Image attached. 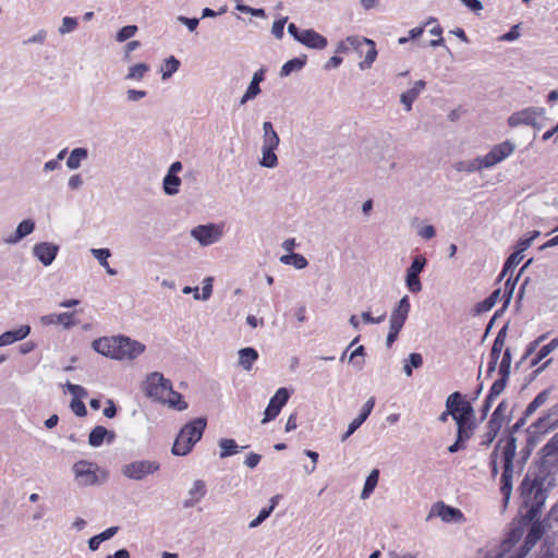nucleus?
Listing matches in <instances>:
<instances>
[{
  "instance_id": "obj_58",
  "label": "nucleus",
  "mask_w": 558,
  "mask_h": 558,
  "mask_svg": "<svg viewBox=\"0 0 558 558\" xmlns=\"http://www.w3.org/2000/svg\"><path fill=\"white\" fill-rule=\"evenodd\" d=\"M365 355V349L363 345L357 347L355 350L352 351L350 354L349 361L353 363V365L356 367V369L361 371L364 366L363 360H356L357 356H364Z\"/></svg>"
},
{
  "instance_id": "obj_31",
  "label": "nucleus",
  "mask_w": 558,
  "mask_h": 558,
  "mask_svg": "<svg viewBox=\"0 0 558 558\" xmlns=\"http://www.w3.org/2000/svg\"><path fill=\"white\" fill-rule=\"evenodd\" d=\"M180 185L181 179L177 174H171L167 172L162 180L163 192L169 196L177 195L180 191Z\"/></svg>"
},
{
  "instance_id": "obj_35",
  "label": "nucleus",
  "mask_w": 558,
  "mask_h": 558,
  "mask_svg": "<svg viewBox=\"0 0 558 558\" xmlns=\"http://www.w3.org/2000/svg\"><path fill=\"white\" fill-rule=\"evenodd\" d=\"M280 262L283 265H291L295 269H304L308 265L307 259L303 255L293 252L282 255Z\"/></svg>"
},
{
  "instance_id": "obj_43",
  "label": "nucleus",
  "mask_w": 558,
  "mask_h": 558,
  "mask_svg": "<svg viewBox=\"0 0 558 558\" xmlns=\"http://www.w3.org/2000/svg\"><path fill=\"white\" fill-rule=\"evenodd\" d=\"M180 61L171 56L168 59L165 60L163 65L161 66V78L168 80L172 76L173 73H175L179 70Z\"/></svg>"
},
{
  "instance_id": "obj_8",
  "label": "nucleus",
  "mask_w": 558,
  "mask_h": 558,
  "mask_svg": "<svg viewBox=\"0 0 558 558\" xmlns=\"http://www.w3.org/2000/svg\"><path fill=\"white\" fill-rule=\"evenodd\" d=\"M191 236L197 241L199 245L209 246L219 242L223 236V225H198L191 230Z\"/></svg>"
},
{
  "instance_id": "obj_62",
  "label": "nucleus",
  "mask_w": 558,
  "mask_h": 558,
  "mask_svg": "<svg viewBox=\"0 0 558 558\" xmlns=\"http://www.w3.org/2000/svg\"><path fill=\"white\" fill-rule=\"evenodd\" d=\"M288 17H282L274 22L271 26V33L277 39H281L283 37V29L287 23Z\"/></svg>"
},
{
  "instance_id": "obj_24",
  "label": "nucleus",
  "mask_w": 558,
  "mask_h": 558,
  "mask_svg": "<svg viewBox=\"0 0 558 558\" xmlns=\"http://www.w3.org/2000/svg\"><path fill=\"white\" fill-rule=\"evenodd\" d=\"M279 142H264L262 146V158L259 165L265 168H275L278 165V158L275 150Z\"/></svg>"
},
{
  "instance_id": "obj_48",
  "label": "nucleus",
  "mask_w": 558,
  "mask_h": 558,
  "mask_svg": "<svg viewBox=\"0 0 558 558\" xmlns=\"http://www.w3.org/2000/svg\"><path fill=\"white\" fill-rule=\"evenodd\" d=\"M275 507H276V500H275V498H272L271 505L269 507L263 508L259 511L258 515L248 523V527L255 529V527L259 526L271 514Z\"/></svg>"
},
{
  "instance_id": "obj_59",
  "label": "nucleus",
  "mask_w": 558,
  "mask_h": 558,
  "mask_svg": "<svg viewBox=\"0 0 558 558\" xmlns=\"http://www.w3.org/2000/svg\"><path fill=\"white\" fill-rule=\"evenodd\" d=\"M494 416L496 417H499L500 420L502 421H509L510 420V414H508V401L507 400H501L497 408L494 410L493 414Z\"/></svg>"
},
{
  "instance_id": "obj_11",
  "label": "nucleus",
  "mask_w": 558,
  "mask_h": 558,
  "mask_svg": "<svg viewBox=\"0 0 558 558\" xmlns=\"http://www.w3.org/2000/svg\"><path fill=\"white\" fill-rule=\"evenodd\" d=\"M116 360H134L141 355L145 345L125 336H117Z\"/></svg>"
},
{
  "instance_id": "obj_41",
  "label": "nucleus",
  "mask_w": 558,
  "mask_h": 558,
  "mask_svg": "<svg viewBox=\"0 0 558 558\" xmlns=\"http://www.w3.org/2000/svg\"><path fill=\"white\" fill-rule=\"evenodd\" d=\"M500 292H501L500 289H497L485 300H483L482 302H478L475 306L476 313L482 314V313L490 311L494 307V305L496 304L497 300L499 299Z\"/></svg>"
},
{
  "instance_id": "obj_26",
  "label": "nucleus",
  "mask_w": 558,
  "mask_h": 558,
  "mask_svg": "<svg viewBox=\"0 0 558 558\" xmlns=\"http://www.w3.org/2000/svg\"><path fill=\"white\" fill-rule=\"evenodd\" d=\"M35 230V222L32 219L21 221L13 234L4 239L7 244H16Z\"/></svg>"
},
{
  "instance_id": "obj_14",
  "label": "nucleus",
  "mask_w": 558,
  "mask_h": 558,
  "mask_svg": "<svg viewBox=\"0 0 558 558\" xmlns=\"http://www.w3.org/2000/svg\"><path fill=\"white\" fill-rule=\"evenodd\" d=\"M558 427V403L551 407L548 412L534 422L529 430L532 434H545Z\"/></svg>"
},
{
  "instance_id": "obj_42",
  "label": "nucleus",
  "mask_w": 558,
  "mask_h": 558,
  "mask_svg": "<svg viewBox=\"0 0 558 558\" xmlns=\"http://www.w3.org/2000/svg\"><path fill=\"white\" fill-rule=\"evenodd\" d=\"M523 259V255L520 252H513L506 260L501 274L499 275V280H501L508 272H512L513 269L519 265V263Z\"/></svg>"
},
{
  "instance_id": "obj_47",
  "label": "nucleus",
  "mask_w": 558,
  "mask_h": 558,
  "mask_svg": "<svg viewBox=\"0 0 558 558\" xmlns=\"http://www.w3.org/2000/svg\"><path fill=\"white\" fill-rule=\"evenodd\" d=\"M78 27L77 17L64 16L61 21L60 26L58 27V33L61 36L73 33Z\"/></svg>"
},
{
  "instance_id": "obj_45",
  "label": "nucleus",
  "mask_w": 558,
  "mask_h": 558,
  "mask_svg": "<svg viewBox=\"0 0 558 558\" xmlns=\"http://www.w3.org/2000/svg\"><path fill=\"white\" fill-rule=\"evenodd\" d=\"M304 65L305 59H291L282 65L280 70V76H289L292 72L300 71Z\"/></svg>"
},
{
  "instance_id": "obj_15",
  "label": "nucleus",
  "mask_w": 558,
  "mask_h": 558,
  "mask_svg": "<svg viewBox=\"0 0 558 558\" xmlns=\"http://www.w3.org/2000/svg\"><path fill=\"white\" fill-rule=\"evenodd\" d=\"M59 246L50 242H40L34 245V256L44 265L50 266L56 259Z\"/></svg>"
},
{
  "instance_id": "obj_55",
  "label": "nucleus",
  "mask_w": 558,
  "mask_h": 558,
  "mask_svg": "<svg viewBox=\"0 0 558 558\" xmlns=\"http://www.w3.org/2000/svg\"><path fill=\"white\" fill-rule=\"evenodd\" d=\"M234 2H236L235 9L242 13L251 14L252 16H256V17H265L266 16V12L264 9H255V8H251L246 4H242L241 0H234Z\"/></svg>"
},
{
  "instance_id": "obj_52",
  "label": "nucleus",
  "mask_w": 558,
  "mask_h": 558,
  "mask_svg": "<svg viewBox=\"0 0 558 558\" xmlns=\"http://www.w3.org/2000/svg\"><path fill=\"white\" fill-rule=\"evenodd\" d=\"M508 379V376L499 375V378L493 383L488 391V395L495 399L499 397L501 392L505 390Z\"/></svg>"
},
{
  "instance_id": "obj_12",
  "label": "nucleus",
  "mask_w": 558,
  "mask_h": 558,
  "mask_svg": "<svg viewBox=\"0 0 558 558\" xmlns=\"http://www.w3.org/2000/svg\"><path fill=\"white\" fill-rule=\"evenodd\" d=\"M289 398V390L284 387L279 388L270 398L269 403L264 412V418L262 423L265 424L275 420L279 415L281 409L287 404Z\"/></svg>"
},
{
  "instance_id": "obj_3",
  "label": "nucleus",
  "mask_w": 558,
  "mask_h": 558,
  "mask_svg": "<svg viewBox=\"0 0 558 558\" xmlns=\"http://www.w3.org/2000/svg\"><path fill=\"white\" fill-rule=\"evenodd\" d=\"M207 426L205 417H196L186 423L179 432L171 452L174 456L183 457L189 454L193 447L202 439Z\"/></svg>"
},
{
  "instance_id": "obj_1",
  "label": "nucleus",
  "mask_w": 558,
  "mask_h": 558,
  "mask_svg": "<svg viewBox=\"0 0 558 558\" xmlns=\"http://www.w3.org/2000/svg\"><path fill=\"white\" fill-rule=\"evenodd\" d=\"M542 452L539 465L530 469L519 486L522 521H533L541 514L549 493L557 485L554 469H558V434L543 447Z\"/></svg>"
},
{
  "instance_id": "obj_53",
  "label": "nucleus",
  "mask_w": 558,
  "mask_h": 558,
  "mask_svg": "<svg viewBox=\"0 0 558 558\" xmlns=\"http://www.w3.org/2000/svg\"><path fill=\"white\" fill-rule=\"evenodd\" d=\"M260 93L259 84L252 82L250 83L248 87L246 88L243 96L240 98V105H245L247 101L253 100L257 95Z\"/></svg>"
},
{
  "instance_id": "obj_39",
  "label": "nucleus",
  "mask_w": 558,
  "mask_h": 558,
  "mask_svg": "<svg viewBox=\"0 0 558 558\" xmlns=\"http://www.w3.org/2000/svg\"><path fill=\"white\" fill-rule=\"evenodd\" d=\"M87 158V150L85 148H75L71 151L66 166L69 169L74 170L81 166L82 160Z\"/></svg>"
},
{
  "instance_id": "obj_13",
  "label": "nucleus",
  "mask_w": 558,
  "mask_h": 558,
  "mask_svg": "<svg viewBox=\"0 0 558 558\" xmlns=\"http://www.w3.org/2000/svg\"><path fill=\"white\" fill-rule=\"evenodd\" d=\"M426 265V258L422 255H416L410 267L407 269L405 284L412 293H417L422 290L420 281V274Z\"/></svg>"
},
{
  "instance_id": "obj_56",
  "label": "nucleus",
  "mask_w": 558,
  "mask_h": 558,
  "mask_svg": "<svg viewBox=\"0 0 558 558\" xmlns=\"http://www.w3.org/2000/svg\"><path fill=\"white\" fill-rule=\"evenodd\" d=\"M511 368V352L510 349H506L499 364L498 374L504 376H510Z\"/></svg>"
},
{
  "instance_id": "obj_21",
  "label": "nucleus",
  "mask_w": 558,
  "mask_h": 558,
  "mask_svg": "<svg viewBox=\"0 0 558 558\" xmlns=\"http://www.w3.org/2000/svg\"><path fill=\"white\" fill-rule=\"evenodd\" d=\"M367 46H360L359 48H353V51L359 53L360 57L364 56V60L359 63L361 70L369 69L377 57V50L375 47V43L371 39L366 38Z\"/></svg>"
},
{
  "instance_id": "obj_60",
  "label": "nucleus",
  "mask_w": 558,
  "mask_h": 558,
  "mask_svg": "<svg viewBox=\"0 0 558 558\" xmlns=\"http://www.w3.org/2000/svg\"><path fill=\"white\" fill-rule=\"evenodd\" d=\"M65 387H66L68 391L74 396L73 399L81 400V398L87 397V390L80 385H75V384L68 381Z\"/></svg>"
},
{
  "instance_id": "obj_64",
  "label": "nucleus",
  "mask_w": 558,
  "mask_h": 558,
  "mask_svg": "<svg viewBox=\"0 0 558 558\" xmlns=\"http://www.w3.org/2000/svg\"><path fill=\"white\" fill-rule=\"evenodd\" d=\"M474 424H469V426L465 427H458L457 428V438L461 440L463 444L469 440L473 435Z\"/></svg>"
},
{
  "instance_id": "obj_49",
  "label": "nucleus",
  "mask_w": 558,
  "mask_h": 558,
  "mask_svg": "<svg viewBox=\"0 0 558 558\" xmlns=\"http://www.w3.org/2000/svg\"><path fill=\"white\" fill-rule=\"evenodd\" d=\"M423 365V357L420 353H410L403 371L407 376L412 375V368H420Z\"/></svg>"
},
{
  "instance_id": "obj_33",
  "label": "nucleus",
  "mask_w": 558,
  "mask_h": 558,
  "mask_svg": "<svg viewBox=\"0 0 558 558\" xmlns=\"http://www.w3.org/2000/svg\"><path fill=\"white\" fill-rule=\"evenodd\" d=\"M218 446H219V457L221 459H226L228 457H231V456H234L239 452V446L238 444L235 442L234 439H231V438H221L219 441H218Z\"/></svg>"
},
{
  "instance_id": "obj_25",
  "label": "nucleus",
  "mask_w": 558,
  "mask_h": 558,
  "mask_svg": "<svg viewBox=\"0 0 558 558\" xmlns=\"http://www.w3.org/2000/svg\"><path fill=\"white\" fill-rule=\"evenodd\" d=\"M31 333L29 325H22L17 329L8 330L0 335V347L10 345L16 341L24 340Z\"/></svg>"
},
{
  "instance_id": "obj_6",
  "label": "nucleus",
  "mask_w": 558,
  "mask_h": 558,
  "mask_svg": "<svg viewBox=\"0 0 558 558\" xmlns=\"http://www.w3.org/2000/svg\"><path fill=\"white\" fill-rule=\"evenodd\" d=\"M539 515L535 518L533 521H523L524 523H531V527L525 537L524 544L521 546L518 553L508 557V558H535V555H530V550L532 547L539 541L545 533L546 529H551V521L558 522L555 518H550V512L548 517L544 521H539Z\"/></svg>"
},
{
  "instance_id": "obj_44",
  "label": "nucleus",
  "mask_w": 558,
  "mask_h": 558,
  "mask_svg": "<svg viewBox=\"0 0 558 558\" xmlns=\"http://www.w3.org/2000/svg\"><path fill=\"white\" fill-rule=\"evenodd\" d=\"M149 71V65L146 63H136L129 69L125 80L141 81Z\"/></svg>"
},
{
  "instance_id": "obj_30",
  "label": "nucleus",
  "mask_w": 558,
  "mask_h": 558,
  "mask_svg": "<svg viewBox=\"0 0 558 558\" xmlns=\"http://www.w3.org/2000/svg\"><path fill=\"white\" fill-rule=\"evenodd\" d=\"M360 46H367L365 37L361 36H349L344 40L340 41L336 48L337 53H348L353 51V48H359Z\"/></svg>"
},
{
  "instance_id": "obj_9",
  "label": "nucleus",
  "mask_w": 558,
  "mask_h": 558,
  "mask_svg": "<svg viewBox=\"0 0 558 558\" xmlns=\"http://www.w3.org/2000/svg\"><path fill=\"white\" fill-rule=\"evenodd\" d=\"M160 469V464L154 460H136L122 466V474L133 481H143L148 475Z\"/></svg>"
},
{
  "instance_id": "obj_54",
  "label": "nucleus",
  "mask_w": 558,
  "mask_h": 558,
  "mask_svg": "<svg viewBox=\"0 0 558 558\" xmlns=\"http://www.w3.org/2000/svg\"><path fill=\"white\" fill-rule=\"evenodd\" d=\"M138 28L136 25H126L123 26L116 35V40L119 43H124L135 36Z\"/></svg>"
},
{
  "instance_id": "obj_40",
  "label": "nucleus",
  "mask_w": 558,
  "mask_h": 558,
  "mask_svg": "<svg viewBox=\"0 0 558 558\" xmlns=\"http://www.w3.org/2000/svg\"><path fill=\"white\" fill-rule=\"evenodd\" d=\"M462 401L463 396L459 391L452 392L447 397L446 409L448 410V413H450L452 417H456V414L459 413V409Z\"/></svg>"
},
{
  "instance_id": "obj_63",
  "label": "nucleus",
  "mask_w": 558,
  "mask_h": 558,
  "mask_svg": "<svg viewBox=\"0 0 558 558\" xmlns=\"http://www.w3.org/2000/svg\"><path fill=\"white\" fill-rule=\"evenodd\" d=\"M70 408L74 412V414L80 417H84L87 414L86 407L84 402L81 401L80 399H72Z\"/></svg>"
},
{
  "instance_id": "obj_28",
  "label": "nucleus",
  "mask_w": 558,
  "mask_h": 558,
  "mask_svg": "<svg viewBox=\"0 0 558 558\" xmlns=\"http://www.w3.org/2000/svg\"><path fill=\"white\" fill-rule=\"evenodd\" d=\"M524 558V557H519ZM535 558H558V538H545L539 549L536 551Z\"/></svg>"
},
{
  "instance_id": "obj_50",
  "label": "nucleus",
  "mask_w": 558,
  "mask_h": 558,
  "mask_svg": "<svg viewBox=\"0 0 558 558\" xmlns=\"http://www.w3.org/2000/svg\"><path fill=\"white\" fill-rule=\"evenodd\" d=\"M194 291H195V294H194L195 300H203V301L208 300L213 293V278L207 277L203 280L202 294L198 293L197 287L194 288Z\"/></svg>"
},
{
  "instance_id": "obj_16",
  "label": "nucleus",
  "mask_w": 558,
  "mask_h": 558,
  "mask_svg": "<svg viewBox=\"0 0 558 558\" xmlns=\"http://www.w3.org/2000/svg\"><path fill=\"white\" fill-rule=\"evenodd\" d=\"M375 405V398L371 397L363 405L361 413L348 426L347 432L341 436V441H345L357 428L367 420Z\"/></svg>"
},
{
  "instance_id": "obj_5",
  "label": "nucleus",
  "mask_w": 558,
  "mask_h": 558,
  "mask_svg": "<svg viewBox=\"0 0 558 558\" xmlns=\"http://www.w3.org/2000/svg\"><path fill=\"white\" fill-rule=\"evenodd\" d=\"M548 119L545 116V109L542 107H527L513 112L508 118L510 128L527 126L533 130L532 136L537 137L538 132L547 126Z\"/></svg>"
},
{
  "instance_id": "obj_18",
  "label": "nucleus",
  "mask_w": 558,
  "mask_h": 558,
  "mask_svg": "<svg viewBox=\"0 0 558 558\" xmlns=\"http://www.w3.org/2000/svg\"><path fill=\"white\" fill-rule=\"evenodd\" d=\"M434 515L439 517L444 522L458 521L463 517L459 509L447 506L444 502H438L432 508L427 520Z\"/></svg>"
},
{
  "instance_id": "obj_38",
  "label": "nucleus",
  "mask_w": 558,
  "mask_h": 558,
  "mask_svg": "<svg viewBox=\"0 0 558 558\" xmlns=\"http://www.w3.org/2000/svg\"><path fill=\"white\" fill-rule=\"evenodd\" d=\"M506 337H507V325L504 326L498 331V333H497V336H496V338L494 340L489 357H494V359H498L499 360L500 353H501V351L504 349V345H505Z\"/></svg>"
},
{
  "instance_id": "obj_10",
  "label": "nucleus",
  "mask_w": 558,
  "mask_h": 558,
  "mask_svg": "<svg viewBox=\"0 0 558 558\" xmlns=\"http://www.w3.org/2000/svg\"><path fill=\"white\" fill-rule=\"evenodd\" d=\"M98 466L87 460H80L74 463L72 471L78 486H92L98 483Z\"/></svg>"
},
{
  "instance_id": "obj_17",
  "label": "nucleus",
  "mask_w": 558,
  "mask_h": 558,
  "mask_svg": "<svg viewBox=\"0 0 558 558\" xmlns=\"http://www.w3.org/2000/svg\"><path fill=\"white\" fill-rule=\"evenodd\" d=\"M410 310H411L410 299L408 295H404L400 299L398 304L392 310L390 318H389V325H395V326H399L402 328L404 326V323L408 319Z\"/></svg>"
},
{
  "instance_id": "obj_27",
  "label": "nucleus",
  "mask_w": 558,
  "mask_h": 558,
  "mask_svg": "<svg viewBox=\"0 0 558 558\" xmlns=\"http://www.w3.org/2000/svg\"><path fill=\"white\" fill-rule=\"evenodd\" d=\"M106 437H108V442H111L114 439V433L109 432L106 427L101 425H98L94 427L89 433L88 444L94 448L100 447Z\"/></svg>"
},
{
  "instance_id": "obj_20",
  "label": "nucleus",
  "mask_w": 558,
  "mask_h": 558,
  "mask_svg": "<svg viewBox=\"0 0 558 558\" xmlns=\"http://www.w3.org/2000/svg\"><path fill=\"white\" fill-rule=\"evenodd\" d=\"M73 317L74 313L70 312L48 314L40 317V324L43 326L62 325L64 329H70L76 324Z\"/></svg>"
},
{
  "instance_id": "obj_34",
  "label": "nucleus",
  "mask_w": 558,
  "mask_h": 558,
  "mask_svg": "<svg viewBox=\"0 0 558 558\" xmlns=\"http://www.w3.org/2000/svg\"><path fill=\"white\" fill-rule=\"evenodd\" d=\"M161 403L168 404L170 408L175 409L178 411H183L187 409V403L182 399V395L174 391L172 388L166 398L161 401Z\"/></svg>"
},
{
  "instance_id": "obj_23",
  "label": "nucleus",
  "mask_w": 558,
  "mask_h": 558,
  "mask_svg": "<svg viewBox=\"0 0 558 558\" xmlns=\"http://www.w3.org/2000/svg\"><path fill=\"white\" fill-rule=\"evenodd\" d=\"M206 484L202 480L193 482L192 487L189 489V498L183 501V508L189 509L197 505L206 495Z\"/></svg>"
},
{
  "instance_id": "obj_61",
  "label": "nucleus",
  "mask_w": 558,
  "mask_h": 558,
  "mask_svg": "<svg viewBox=\"0 0 558 558\" xmlns=\"http://www.w3.org/2000/svg\"><path fill=\"white\" fill-rule=\"evenodd\" d=\"M522 530L521 529H514L512 530L506 537V539L502 543L504 550H508L510 546L520 539L522 536Z\"/></svg>"
},
{
  "instance_id": "obj_57",
  "label": "nucleus",
  "mask_w": 558,
  "mask_h": 558,
  "mask_svg": "<svg viewBox=\"0 0 558 558\" xmlns=\"http://www.w3.org/2000/svg\"><path fill=\"white\" fill-rule=\"evenodd\" d=\"M518 278H519V275L517 276V278L513 281L511 280V278H508L505 283V291L502 294L504 307L508 306L511 301Z\"/></svg>"
},
{
  "instance_id": "obj_36",
  "label": "nucleus",
  "mask_w": 558,
  "mask_h": 558,
  "mask_svg": "<svg viewBox=\"0 0 558 558\" xmlns=\"http://www.w3.org/2000/svg\"><path fill=\"white\" fill-rule=\"evenodd\" d=\"M378 480L379 470L374 469L365 480L364 487L361 493V499H367L371 496L378 484Z\"/></svg>"
},
{
  "instance_id": "obj_7",
  "label": "nucleus",
  "mask_w": 558,
  "mask_h": 558,
  "mask_svg": "<svg viewBox=\"0 0 558 558\" xmlns=\"http://www.w3.org/2000/svg\"><path fill=\"white\" fill-rule=\"evenodd\" d=\"M171 387V381L158 372L149 374L144 383V391L146 396L159 402L166 398Z\"/></svg>"
},
{
  "instance_id": "obj_46",
  "label": "nucleus",
  "mask_w": 558,
  "mask_h": 558,
  "mask_svg": "<svg viewBox=\"0 0 558 558\" xmlns=\"http://www.w3.org/2000/svg\"><path fill=\"white\" fill-rule=\"evenodd\" d=\"M558 348V338L551 339L547 344L543 345L537 352L536 356L532 360V365H537L543 359L550 354Z\"/></svg>"
},
{
  "instance_id": "obj_22",
  "label": "nucleus",
  "mask_w": 558,
  "mask_h": 558,
  "mask_svg": "<svg viewBox=\"0 0 558 558\" xmlns=\"http://www.w3.org/2000/svg\"><path fill=\"white\" fill-rule=\"evenodd\" d=\"M117 337H101L95 339L92 348L101 355L116 360Z\"/></svg>"
},
{
  "instance_id": "obj_29",
  "label": "nucleus",
  "mask_w": 558,
  "mask_h": 558,
  "mask_svg": "<svg viewBox=\"0 0 558 558\" xmlns=\"http://www.w3.org/2000/svg\"><path fill=\"white\" fill-rule=\"evenodd\" d=\"M258 360V352L251 347L239 350V365L244 371H251L253 364Z\"/></svg>"
},
{
  "instance_id": "obj_4",
  "label": "nucleus",
  "mask_w": 558,
  "mask_h": 558,
  "mask_svg": "<svg viewBox=\"0 0 558 558\" xmlns=\"http://www.w3.org/2000/svg\"><path fill=\"white\" fill-rule=\"evenodd\" d=\"M514 150V145L511 142H501L495 145L492 150L485 156L477 157L470 161L459 162L457 166L458 171L475 172L482 169H488L509 157Z\"/></svg>"
},
{
  "instance_id": "obj_32",
  "label": "nucleus",
  "mask_w": 558,
  "mask_h": 558,
  "mask_svg": "<svg viewBox=\"0 0 558 558\" xmlns=\"http://www.w3.org/2000/svg\"><path fill=\"white\" fill-rule=\"evenodd\" d=\"M90 253L98 260V263L106 269L108 275L114 276L117 274L116 269L111 268L108 263V258L111 256V252L109 248H92Z\"/></svg>"
},
{
  "instance_id": "obj_37",
  "label": "nucleus",
  "mask_w": 558,
  "mask_h": 558,
  "mask_svg": "<svg viewBox=\"0 0 558 558\" xmlns=\"http://www.w3.org/2000/svg\"><path fill=\"white\" fill-rule=\"evenodd\" d=\"M550 393V389H545L541 391L526 407L524 413L525 417L531 416L539 407L545 404L548 400Z\"/></svg>"
},
{
  "instance_id": "obj_2",
  "label": "nucleus",
  "mask_w": 558,
  "mask_h": 558,
  "mask_svg": "<svg viewBox=\"0 0 558 558\" xmlns=\"http://www.w3.org/2000/svg\"><path fill=\"white\" fill-rule=\"evenodd\" d=\"M517 441L515 436H504L500 437L495 445V447L500 450L501 474L499 489L505 507L508 505L512 494L513 478L522 474L532 452V448L529 444L518 449Z\"/></svg>"
},
{
  "instance_id": "obj_19",
  "label": "nucleus",
  "mask_w": 558,
  "mask_h": 558,
  "mask_svg": "<svg viewBox=\"0 0 558 558\" xmlns=\"http://www.w3.org/2000/svg\"><path fill=\"white\" fill-rule=\"evenodd\" d=\"M299 43L306 46L307 48L317 50L325 49L328 44L327 38L314 29L302 31L301 38H299Z\"/></svg>"
},
{
  "instance_id": "obj_51",
  "label": "nucleus",
  "mask_w": 558,
  "mask_h": 558,
  "mask_svg": "<svg viewBox=\"0 0 558 558\" xmlns=\"http://www.w3.org/2000/svg\"><path fill=\"white\" fill-rule=\"evenodd\" d=\"M499 453H500L499 448L494 447V449L490 452L489 458H488L490 475L493 478H495L499 474V470H501Z\"/></svg>"
}]
</instances>
